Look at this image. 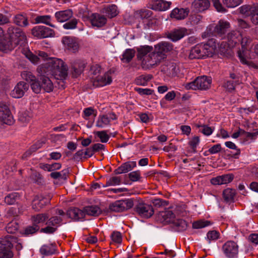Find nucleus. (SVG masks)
I'll return each mask as SVG.
<instances>
[{"instance_id": "obj_1", "label": "nucleus", "mask_w": 258, "mask_h": 258, "mask_svg": "<svg viewBox=\"0 0 258 258\" xmlns=\"http://www.w3.org/2000/svg\"><path fill=\"white\" fill-rule=\"evenodd\" d=\"M68 68L61 59L50 58L37 68L39 75L52 76L56 79H65L68 76Z\"/></svg>"}, {"instance_id": "obj_2", "label": "nucleus", "mask_w": 258, "mask_h": 258, "mask_svg": "<svg viewBox=\"0 0 258 258\" xmlns=\"http://www.w3.org/2000/svg\"><path fill=\"white\" fill-rule=\"evenodd\" d=\"M218 44L214 39H209L206 43L197 44L190 50L188 57L190 59L212 57L216 52Z\"/></svg>"}, {"instance_id": "obj_3", "label": "nucleus", "mask_w": 258, "mask_h": 258, "mask_svg": "<svg viewBox=\"0 0 258 258\" xmlns=\"http://www.w3.org/2000/svg\"><path fill=\"white\" fill-rule=\"evenodd\" d=\"M230 26L229 22L220 20L217 24L209 25L202 33V37L205 39L211 36H218L222 38Z\"/></svg>"}, {"instance_id": "obj_4", "label": "nucleus", "mask_w": 258, "mask_h": 258, "mask_svg": "<svg viewBox=\"0 0 258 258\" xmlns=\"http://www.w3.org/2000/svg\"><path fill=\"white\" fill-rule=\"evenodd\" d=\"M251 42V39L247 37H242L239 43L241 45V49L238 51V56L240 61L243 64L250 66L253 68H258L257 65L254 64L252 62L249 61V59L251 58L250 56V47L249 45Z\"/></svg>"}, {"instance_id": "obj_5", "label": "nucleus", "mask_w": 258, "mask_h": 258, "mask_svg": "<svg viewBox=\"0 0 258 258\" xmlns=\"http://www.w3.org/2000/svg\"><path fill=\"white\" fill-rule=\"evenodd\" d=\"M16 240V237L11 235L0 239V258H12L13 256L12 248Z\"/></svg>"}, {"instance_id": "obj_6", "label": "nucleus", "mask_w": 258, "mask_h": 258, "mask_svg": "<svg viewBox=\"0 0 258 258\" xmlns=\"http://www.w3.org/2000/svg\"><path fill=\"white\" fill-rule=\"evenodd\" d=\"M162 55L161 53L159 54L155 49L154 51L152 50L142 60V68L145 70H147L156 67L163 59Z\"/></svg>"}, {"instance_id": "obj_7", "label": "nucleus", "mask_w": 258, "mask_h": 258, "mask_svg": "<svg viewBox=\"0 0 258 258\" xmlns=\"http://www.w3.org/2000/svg\"><path fill=\"white\" fill-rule=\"evenodd\" d=\"M7 32L9 39L16 45L22 46L26 42V36L20 28L11 26L8 29Z\"/></svg>"}, {"instance_id": "obj_8", "label": "nucleus", "mask_w": 258, "mask_h": 258, "mask_svg": "<svg viewBox=\"0 0 258 258\" xmlns=\"http://www.w3.org/2000/svg\"><path fill=\"white\" fill-rule=\"evenodd\" d=\"M211 82V77L203 76L197 78L195 81L187 84L186 88L192 90H207L210 87Z\"/></svg>"}, {"instance_id": "obj_9", "label": "nucleus", "mask_w": 258, "mask_h": 258, "mask_svg": "<svg viewBox=\"0 0 258 258\" xmlns=\"http://www.w3.org/2000/svg\"><path fill=\"white\" fill-rule=\"evenodd\" d=\"M134 205V201L132 199L118 200L110 204L109 210L111 212H122L130 209Z\"/></svg>"}, {"instance_id": "obj_10", "label": "nucleus", "mask_w": 258, "mask_h": 258, "mask_svg": "<svg viewBox=\"0 0 258 258\" xmlns=\"http://www.w3.org/2000/svg\"><path fill=\"white\" fill-rule=\"evenodd\" d=\"M62 222V218L57 216L48 218L45 223L47 226L41 228L40 232L49 234H53L57 230L58 227L61 225Z\"/></svg>"}, {"instance_id": "obj_11", "label": "nucleus", "mask_w": 258, "mask_h": 258, "mask_svg": "<svg viewBox=\"0 0 258 258\" xmlns=\"http://www.w3.org/2000/svg\"><path fill=\"white\" fill-rule=\"evenodd\" d=\"M134 211L141 217L145 218L151 217L154 213L152 206L143 202H138L135 206Z\"/></svg>"}, {"instance_id": "obj_12", "label": "nucleus", "mask_w": 258, "mask_h": 258, "mask_svg": "<svg viewBox=\"0 0 258 258\" xmlns=\"http://www.w3.org/2000/svg\"><path fill=\"white\" fill-rule=\"evenodd\" d=\"M222 250L227 258H237L238 254V245L233 241H228L222 247Z\"/></svg>"}, {"instance_id": "obj_13", "label": "nucleus", "mask_w": 258, "mask_h": 258, "mask_svg": "<svg viewBox=\"0 0 258 258\" xmlns=\"http://www.w3.org/2000/svg\"><path fill=\"white\" fill-rule=\"evenodd\" d=\"M15 120L9 107L4 103H0V122L11 125Z\"/></svg>"}, {"instance_id": "obj_14", "label": "nucleus", "mask_w": 258, "mask_h": 258, "mask_svg": "<svg viewBox=\"0 0 258 258\" xmlns=\"http://www.w3.org/2000/svg\"><path fill=\"white\" fill-rule=\"evenodd\" d=\"M240 12L243 14L249 15L251 22L254 25L258 24V4L250 6H242L240 8Z\"/></svg>"}, {"instance_id": "obj_15", "label": "nucleus", "mask_w": 258, "mask_h": 258, "mask_svg": "<svg viewBox=\"0 0 258 258\" xmlns=\"http://www.w3.org/2000/svg\"><path fill=\"white\" fill-rule=\"evenodd\" d=\"M32 34L38 38H46L54 35V31L46 26H37L31 30Z\"/></svg>"}, {"instance_id": "obj_16", "label": "nucleus", "mask_w": 258, "mask_h": 258, "mask_svg": "<svg viewBox=\"0 0 258 258\" xmlns=\"http://www.w3.org/2000/svg\"><path fill=\"white\" fill-rule=\"evenodd\" d=\"M29 88V85L28 84L23 81L20 82L11 91V95L15 98H20L24 96Z\"/></svg>"}, {"instance_id": "obj_17", "label": "nucleus", "mask_w": 258, "mask_h": 258, "mask_svg": "<svg viewBox=\"0 0 258 258\" xmlns=\"http://www.w3.org/2000/svg\"><path fill=\"white\" fill-rule=\"evenodd\" d=\"M228 47L232 48L239 44L242 39V35L238 31H232L227 35Z\"/></svg>"}, {"instance_id": "obj_18", "label": "nucleus", "mask_w": 258, "mask_h": 258, "mask_svg": "<svg viewBox=\"0 0 258 258\" xmlns=\"http://www.w3.org/2000/svg\"><path fill=\"white\" fill-rule=\"evenodd\" d=\"M86 67L85 62L81 59H76L71 62V69L72 75L74 78H77L83 72Z\"/></svg>"}, {"instance_id": "obj_19", "label": "nucleus", "mask_w": 258, "mask_h": 258, "mask_svg": "<svg viewBox=\"0 0 258 258\" xmlns=\"http://www.w3.org/2000/svg\"><path fill=\"white\" fill-rule=\"evenodd\" d=\"M50 198H46L41 195L36 196L33 200L32 206L33 209L39 211L49 203Z\"/></svg>"}, {"instance_id": "obj_20", "label": "nucleus", "mask_w": 258, "mask_h": 258, "mask_svg": "<svg viewBox=\"0 0 258 258\" xmlns=\"http://www.w3.org/2000/svg\"><path fill=\"white\" fill-rule=\"evenodd\" d=\"M66 215L68 218L74 221H78L83 220L85 217L83 210L78 208H70L68 210Z\"/></svg>"}, {"instance_id": "obj_21", "label": "nucleus", "mask_w": 258, "mask_h": 258, "mask_svg": "<svg viewBox=\"0 0 258 258\" xmlns=\"http://www.w3.org/2000/svg\"><path fill=\"white\" fill-rule=\"evenodd\" d=\"M173 49V45L169 42L162 41L155 46V49L159 54H162L163 59L166 57V53L171 51Z\"/></svg>"}, {"instance_id": "obj_22", "label": "nucleus", "mask_w": 258, "mask_h": 258, "mask_svg": "<svg viewBox=\"0 0 258 258\" xmlns=\"http://www.w3.org/2000/svg\"><path fill=\"white\" fill-rule=\"evenodd\" d=\"M61 42L68 49L73 52H76L79 49V43L75 38L65 36L62 38Z\"/></svg>"}, {"instance_id": "obj_23", "label": "nucleus", "mask_w": 258, "mask_h": 258, "mask_svg": "<svg viewBox=\"0 0 258 258\" xmlns=\"http://www.w3.org/2000/svg\"><path fill=\"white\" fill-rule=\"evenodd\" d=\"M112 82V78L108 72L103 76H97L93 81V85L97 87H103L110 84Z\"/></svg>"}, {"instance_id": "obj_24", "label": "nucleus", "mask_w": 258, "mask_h": 258, "mask_svg": "<svg viewBox=\"0 0 258 258\" xmlns=\"http://www.w3.org/2000/svg\"><path fill=\"white\" fill-rule=\"evenodd\" d=\"M210 2L209 0H194L191 7L196 12H204L210 7Z\"/></svg>"}, {"instance_id": "obj_25", "label": "nucleus", "mask_w": 258, "mask_h": 258, "mask_svg": "<svg viewBox=\"0 0 258 258\" xmlns=\"http://www.w3.org/2000/svg\"><path fill=\"white\" fill-rule=\"evenodd\" d=\"M90 21L93 26L101 27L106 23L107 20L104 16L94 13L90 16Z\"/></svg>"}, {"instance_id": "obj_26", "label": "nucleus", "mask_w": 258, "mask_h": 258, "mask_svg": "<svg viewBox=\"0 0 258 258\" xmlns=\"http://www.w3.org/2000/svg\"><path fill=\"white\" fill-rule=\"evenodd\" d=\"M187 34V30L184 28L175 29L168 33L167 37L173 41H177L183 38Z\"/></svg>"}, {"instance_id": "obj_27", "label": "nucleus", "mask_w": 258, "mask_h": 258, "mask_svg": "<svg viewBox=\"0 0 258 258\" xmlns=\"http://www.w3.org/2000/svg\"><path fill=\"white\" fill-rule=\"evenodd\" d=\"M73 16V12L71 9L58 11L55 13V18L58 22L60 23L68 21Z\"/></svg>"}, {"instance_id": "obj_28", "label": "nucleus", "mask_w": 258, "mask_h": 258, "mask_svg": "<svg viewBox=\"0 0 258 258\" xmlns=\"http://www.w3.org/2000/svg\"><path fill=\"white\" fill-rule=\"evenodd\" d=\"M136 161H127L122 164L114 172L116 174L125 173L131 171L134 168L136 167Z\"/></svg>"}, {"instance_id": "obj_29", "label": "nucleus", "mask_w": 258, "mask_h": 258, "mask_svg": "<svg viewBox=\"0 0 258 258\" xmlns=\"http://www.w3.org/2000/svg\"><path fill=\"white\" fill-rule=\"evenodd\" d=\"M189 12L188 8H175L173 9L171 14L170 17L172 18H175L176 20H183L188 15Z\"/></svg>"}, {"instance_id": "obj_30", "label": "nucleus", "mask_w": 258, "mask_h": 258, "mask_svg": "<svg viewBox=\"0 0 258 258\" xmlns=\"http://www.w3.org/2000/svg\"><path fill=\"white\" fill-rule=\"evenodd\" d=\"M171 3L170 2H167L163 0H155L153 2L152 9L159 11H164L167 10L169 8Z\"/></svg>"}, {"instance_id": "obj_31", "label": "nucleus", "mask_w": 258, "mask_h": 258, "mask_svg": "<svg viewBox=\"0 0 258 258\" xmlns=\"http://www.w3.org/2000/svg\"><path fill=\"white\" fill-rule=\"evenodd\" d=\"M40 80L41 82V87L43 90L46 92H50L52 91L53 89V85L51 81L47 75H40Z\"/></svg>"}, {"instance_id": "obj_32", "label": "nucleus", "mask_w": 258, "mask_h": 258, "mask_svg": "<svg viewBox=\"0 0 258 258\" xmlns=\"http://www.w3.org/2000/svg\"><path fill=\"white\" fill-rule=\"evenodd\" d=\"M16 46L9 38L4 39L0 42V51L7 53L12 50Z\"/></svg>"}, {"instance_id": "obj_33", "label": "nucleus", "mask_w": 258, "mask_h": 258, "mask_svg": "<svg viewBox=\"0 0 258 258\" xmlns=\"http://www.w3.org/2000/svg\"><path fill=\"white\" fill-rule=\"evenodd\" d=\"M14 23L21 27H25L29 25L28 18L25 14H19L15 16Z\"/></svg>"}, {"instance_id": "obj_34", "label": "nucleus", "mask_w": 258, "mask_h": 258, "mask_svg": "<svg viewBox=\"0 0 258 258\" xmlns=\"http://www.w3.org/2000/svg\"><path fill=\"white\" fill-rule=\"evenodd\" d=\"M153 50V48L152 46L148 45H145L144 46H141L137 48V58L139 60H142L146 57V56L148 55L149 53Z\"/></svg>"}, {"instance_id": "obj_35", "label": "nucleus", "mask_w": 258, "mask_h": 258, "mask_svg": "<svg viewBox=\"0 0 258 258\" xmlns=\"http://www.w3.org/2000/svg\"><path fill=\"white\" fill-rule=\"evenodd\" d=\"M103 13L109 18H112L116 16L118 14L117 7L115 5H110L105 7Z\"/></svg>"}, {"instance_id": "obj_36", "label": "nucleus", "mask_w": 258, "mask_h": 258, "mask_svg": "<svg viewBox=\"0 0 258 258\" xmlns=\"http://www.w3.org/2000/svg\"><path fill=\"white\" fill-rule=\"evenodd\" d=\"M153 15L152 11L148 9H141L134 13V16L136 19H148Z\"/></svg>"}, {"instance_id": "obj_37", "label": "nucleus", "mask_w": 258, "mask_h": 258, "mask_svg": "<svg viewBox=\"0 0 258 258\" xmlns=\"http://www.w3.org/2000/svg\"><path fill=\"white\" fill-rule=\"evenodd\" d=\"M236 195V191L232 188H226L223 191V197L224 201L227 203H232L234 201Z\"/></svg>"}, {"instance_id": "obj_38", "label": "nucleus", "mask_w": 258, "mask_h": 258, "mask_svg": "<svg viewBox=\"0 0 258 258\" xmlns=\"http://www.w3.org/2000/svg\"><path fill=\"white\" fill-rule=\"evenodd\" d=\"M85 215H88L92 216H98L101 213V210L99 207L97 206H89L85 207L83 208Z\"/></svg>"}, {"instance_id": "obj_39", "label": "nucleus", "mask_w": 258, "mask_h": 258, "mask_svg": "<svg viewBox=\"0 0 258 258\" xmlns=\"http://www.w3.org/2000/svg\"><path fill=\"white\" fill-rule=\"evenodd\" d=\"M135 53L134 49H126L122 55L121 61L125 63L130 62L135 56Z\"/></svg>"}, {"instance_id": "obj_40", "label": "nucleus", "mask_w": 258, "mask_h": 258, "mask_svg": "<svg viewBox=\"0 0 258 258\" xmlns=\"http://www.w3.org/2000/svg\"><path fill=\"white\" fill-rule=\"evenodd\" d=\"M153 78L152 75L151 74H146V75H142L137 77L135 79V83L137 85L140 86H146L147 85V83L148 81L151 80Z\"/></svg>"}, {"instance_id": "obj_41", "label": "nucleus", "mask_w": 258, "mask_h": 258, "mask_svg": "<svg viewBox=\"0 0 258 258\" xmlns=\"http://www.w3.org/2000/svg\"><path fill=\"white\" fill-rule=\"evenodd\" d=\"M20 196L18 192H12L5 197L4 202L8 205H14L19 200Z\"/></svg>"}, {"instance_id": "obj_42", "label": "nucleus", "mask_w": 258, "mask_h": 258, "mask_svg": "<svg viewBox=\"0 0 258 258\" xmlns=\"http://www.w3.org/2000/svg\"><path fill=\"white\" fill-rule=\"evenodd\" d=\"M174 224V228L177 231H183L186 229L187 227V222L183 219H175L172 223Z\"/></svg>"}, {"instance_id": "obj_43", "label": "nucleus", "mask_w": 258, "mask_h": 258, "mask_svg": "<svg viewBox=\"0 0 258 258\" xmlns=\"http://www.w3.org/2000/svg\"><path fill=\"white\" fill-rule=\"evenodd\" d=\"M51 20V18L49 15L38 16L35 19L36 23H44L51 27L54 28L55 25L50 23Z\"/></svg>"}, {"instance_id": "obj_44", "label": "nucleus", "mask_w": 258, "mask_h": 258, "mask_svg": "<svg viewBox=\"0 0 258 258\" xmlns=\"http://www.w3.org/2000/svg\"><path fill=\"white\" fill-rule=\"evenodd\" d=\"M19 223L16 220H13L6 227V231L9 233H15L19 228Z\"/></svg>"}, {"instance_id": "obj_45", "label": "nucleus", "mask_w": 258, "mask_h": 258, "mask_svg": "<svg viewBox=\"0 0 258 258\" xmlns=\"http://www.w3.org/2000/svg\"><path fill=\"white\" fill-rule=\"evenodd\" d=\"M110 124L109 119L108 115H100L96 121V126L100 128H103L105 126Z\"/></svg>"}, {"instance_id": "obj_46", "label": "nucleus", "mask_w": 258, "mask_h": 258, "mask_svg": "<svg viewBox=\"0 0 258 258\" xmlns=\"http://www.w3.org/2000/svg\"><path fill=\"white\" fill-rule=\"evenodd\" d=\"M239 80H227L224 82L223 87L226 89V91L232 93L235 89L236 86L238 84Z\"/></svg>"}, {"instance_id": "obj_47", "label": "nucleus", "mask_w": 258, "mask_h": 258, "mask_svg": "<svg viewBox=\"0 0 258 258\" xmlns=\"http://www.w3.org/2000/svg\"><path fill=\"white\" fill-rule=\"evenodd\" d=\"M55 250L54 248L51 244L43 245L40 249L41 254L44 255H52L54 253Z\"/></svg>"}, {"instance_id": "obj_48", "label": "nucleus", "mask_w": 258, "mask_h": 258, "mask_svg": "<svg viewBox=\"0 0 258 258\" xmlns=\"http://www.w3.org/2000/svg\"><path fill=\"white\" fill-rule=\"evenodd\" d=\"M31 114L28 111H24L19 112L18 115V120L22 123H28L31 118Z\"/></svg>"}, {"instance_id": "obj_49", "label": "nucleus", "mask_w": 258, "mask_h": 258, "mask_svg": "<svg viewBox=\"0 0 258 258\" xmlns=\"http://www.w3.org/2000/svg\"><path fill=\"white\" fill-rule=\"evenodd\" d=\"M33 182L38 185H42L44 183V180L41 175L37 171H33L30 176Z\"/></svg>"}, {"instance_id": "obj_50", "label": "nucleus", "mask_w": 258, "mask_h": 258, "mask_svg": "<svg viewBox=\"0 0 258 258\" xmlns=\"http://www.w3.org/2000/svg\"><path fill=\"white\" fill-rule=\"evenodd\" d=\"M121 182V179L120 177L113 176L109 178L105 184H102L103 187H106L109 186H115L119 185Z\"/></svg>"}, {"instance_id": "obj_51", "label": "nucleus", "mask_w": 258, "mask_h": 258, "mask_svg": "<svg viewBox=\"0 0 258 258\" xmlns=\"http://www.w3.org/2000/svg\"><path fill=\"white\" fill-rule=\"evenodd\" d=\"M164 221L167 223H173L175 219V215L172 211L167 210L161 214Z\"/></svg>"}, {"instance_id": "obj_52", "label": "nucleus", "mask_w": 258, "mask_h": 258, "mask_svg": "<svg viewBox=\"0 0 258 258\" xmlns=\"http://www.w3.org/2000/svg\"><path fill=\"white\" fill-rule=\"evenodd\" d=\"M68 170H64L61 172H52L50 174V176L53 179H62L66 180L67 178Z\"/></svg>"}, {"instance_id": "obj_53", "label": "nucleus", "mask_w": 258, "mask_h": 258, "mask_svg": "<svg viewBox=\"0 0 258 258\" xmlns=\"http://www.w3.org/2000/svg\"><path fill=\"white\" fill-rule=\"evenodd\" d=\"M23 53L27 58L34 63H37L39 60V58L37 56L33 54L32 52L28 49H24Z\"/></svg>"}, {"instance_id": "obj_54", "label": "nucleus", "mask_w": 258, "mask_h": 258, "mask_svg": "<svg viewBox=\"0 0 258 258\" xmlns=\"http://www.w3.org/2000/svg\"><path fill=\"white\" fill-rule=\"evenodd\" d=\"M49 216L48 214H39L33 217V221L35 224L43 223L48 219Z\"/></svg>"}, {"instance_id": "obj_55", "label": "nucleus", "mask_w": 258, "mask_h": 258, "mask_svg": "<svg viewBox=\"0 0 258 258\" xmlns=\"http://www.w3.org/2000/svg\"><path fill=\"white\" fill-rule=\"evenodd\" d=\"M211 224L209 221L199 220L192 223V227L194 229L203 228Z\"/></svg>"}, {"instance_id": "obj_56", "label": "nucleus", "mask_w": 258, "mask_h": 258, "mask_svg": "<svg viewBox=\"0 0 258 258\" xmlns=\"http://www.w3.org/2000/svg\"><path fill=\"white\" fill-rule=\"evenodd\" d=\"M78 20L74 18L69 21H68L63 25V28L66 30L74 29L77 27Z\"/></svg>"}, {"instance_id": "obj_57", "label": "nucleus", "mask_w": 258, "mask_h": 258, "mask_svg": "<svg viewBox=\"0 0 258 258\" xmlns=\"http://www.w3.org/2000/svg\"><path fill=\"white\" fill-rule=\"evenodd\" d=\"M21 77L23 79L31 83L36 80L35 76L31 72L27 71L22 72Z\"/></svg>"}, {"instance_id": "obj_58", "label": "nucleus", "mask_w": 258, "mask_h": 258, "mask_svg": "<svg viewBox=\"0 0 258 258\" xmlns=\"http://www.w3.org/2000/svg\"><path fill=\"white\" fill-rule=\"evenodd\" d=\"M225 145L229 149L236 150V152L233 154L232 157L235 159L238 158V156L240 154V150L239 149L237 148L235 144L232 142L228 141L225 143Z\"/></svg>"}, {"instance_id": "obj_59", "label": "nucleus", "mask_w": 258, "mask_h": 258, "mask_svg": "<svg viewBox=\"0 0 258 258\" xmlns=\"http://www.w3.org/2000/svg\"><path fill=\"white\" fill-rule=\"evenodd\" d=\"M30 85L32 90L35 93H39L43 90L42 87H41V82L37 81L36 79L32 82Z\"/></svg>"}, {"instance_id": "obj_60", "label": "nucleus", "mask_w": 258, "mask_h": 258, "mask_svg": "<svg viewBox=\"0 0 258 258\" xmlns=\"http://www.w3.org/2000/svg\"><path fill=\"white\" fill-rule=\"evenodd\" d=\"M95 134L100 139L102 143H107L109 139V136L107 135L106 131H98Z\"/></svg>"}, {"instance_id": "obj_61", "label": "nucleus", "mask_w": 258, "mask_h": 258, "mask_svg": "<svg viewBox=\"0 0 258 258\" xmlns=\"http://www.w3.org/2000/svg\"><path fill=\"white\" fill-rule=\"evenodd\" d=\"M200 143V138L198 136H195L188 142V145L192 149L193 152H197V147Z\"/></svg>"}, {"instance_id": "obj_62", "label": "nucleus", "mask_w": 258, "mask_h": 258, "mask_svg": "<svg viewBox=\"0 0 258 258\" xmlns=\"http://www.w3.org/2000/svg\"><path fill=\"white\" fill-rule=\"evenodd\" d=\"M219 237V233L215 230L209 231L207 234V239L209 243L212 240H216Z\"/></svg>"}, {"instance_id": "obj_63", "label": "nucleus", "mask_w": 258, "mask_h": 258, "mask_svg": "<svg viewBox=\"0 0 258 258\" xmlns=\"http://www.w3.org/2000/svg\"><path fill=\"white\" fill-rule=\"evenodd\" d=\"M46 140L45 139H42L36 142L34 144L32 145L29 149L32 153L36 152L37 150L41 148L44 144L45 143Z\"/></svg>"}, {"instance_id": "obj_64", "label": "nucleus", "mask_w": 258, "mask_h": 258, "mask_svg": "<svg viewBox=\"0 0 258 258\" xmlns=\"http://www.w3.org/2000/svg\"><path fill=\"white\" fill-rule=\"evenodd\" d=\"M167 67V71L169 75L174 76L177 75L178 69L177 68L176 65L175 63H169Z\"/></svg>"}]
</instances>
